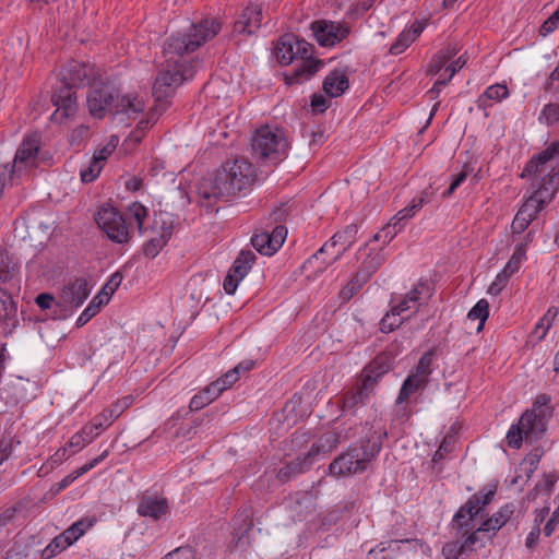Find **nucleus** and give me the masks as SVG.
<instances>
[{"instance_id": "f257e3e1", "label": "nucleus", "mask_w": 559, "mask_h": 559, "mask_svg": "<svg viewBox=\"0 0 559 559\" xmlns=\"http://www.w3.org/2000/svg\"><path fill=\"white\" fill-rule=\"evenodd\" d=\"M216 19H203L192 23L186 32H178L166 38L163 46L165 67L158 72L153 86L156 111H164L175 90L197 72L198 60L190 57L203 44L221 31Z\"/></svg>"}, {"instance_id": "f03ea898", "label": "nucleus", "mask_w": 559, "mask_h": 559, "mask_svg": "<svg viewBox=\"0 0 559 559\" xmlns=\"http://www.w3.org/2000/svg\"><path fill=\"white\" fill-rule=\"evenodd\" d=\"M255 180L254 166L243 157L226 160L212 179L198 188L199 204L207 212H216L218 201H227L247 190Z\"/></svg>"}, {"instance_id": "7ed1b4c3", "label": "nucleus", "mask_w": 559, "mask_h": 559, "mask_svg": "<svg viewBox=\"0 0 559 559\" xmlns=\"http://www.w3.org/2000/svg\"><path fill=\"white\" fill-rule=\"evenodd\" d=\"M104 72L94 63L72 60L62 69L61 85L53 92L51 103L56 107L52 120H62L73 116L78 109L76 95L73 88L90 86Z\"/></svg>"}, {"instance_id": "20e7f679", "label": "nucleus", "mask_w": 559, "mask_h": 559, "mask_svg": "<svg viewBox=\"0 0 559 559\" xmlns=\"http://www.w3.org/2000/svg\"><path fill=\"white\" fill-rule=\"evenodd\" d=\"M86 106L90 115L95 119H103L107 114L118 115L143 110L142 103L136 98L119 97V90L105 76V73L90 84Z\"/></svg>"}, {"instance_id": "39448f33", "label": "nucleus", "mask_w": 559, "mask_h": 559, "mask_svg": "<svg viewBox=\"0 0 559 559\" xmlns=\"http://www.w3.org/2000/svg\"><path fill=\"white\" fill-rule=\"evenodd\" d=\"M386 438L388 431L379 429L372 431L360 443L349 445L345 452L337 455L330 463V474L342 477L366 472L369 463L380 453L382 443Z\"/></svg>"}, {"instance_id": "423d86ee", "label": "nucleus", "mask_w": 559, "mask_h": 559, "mask_svg": "<svg viewBox=\"0 0 559 559\" xmlns=\"http://www.w3.org/2000/svg\"><path fill=\"white\" fill-rule=\"evenodd\" d=\"M251 147L259 158L276 165L287 156L288 144L282 130L262 126L255 130Z\"/></svg>"}, {"instance_id": "0eeeda50", "label": "nucleus", "mask_w": 559, "mask_h": 559, "mask_svg": "<svg viewBox=\"0 0 559 559\" xmlns=\"http://www.w3.org/2000/svg\"><path fill=\"white\" fill-rule=\"evenodd\" d=\"M542 420L534 412H524L518 424L512 425L507 433L508 445L512 449H520L523 440L533 443L540 439L545 432Z\"/></svg>"}, {"instance_id": "6e6552de", "label": "nucleus", "mask_w": 559, "mask_h": 559, "mask_svg": "<svg viewBox=\"0 0 559 559\" xmlns=\"http://www.w3.org/2000/svg\"><path fill=\"white\" fill-rule=\"evenodd\" d=\"M296 57L300 63L293 70L290 74H286L285 82L288 85L298 84L311 79L323 66L321 60L312 58L314 47L297 37Z\"/></svg>"}, {"instance_id": "1a4fd4ad", "label": "nucleus", "mask_w": 559, "mask_h": 559, "mask_svg": "<svg viewBox=\"0 0 559 559\" xmlns=\"http://www.w3.org/2000/svg\"><path fill=\"white\" fill-rule=\"evenodd\" d=\"M99 228L107 237L117 243L128 242L131 238L124 216L114 206L103 205L95 217Z\"/></svg>"}, {"instance_id": "9d476101", "label": "nucleus", "mask_w": 559, "mask_h": 559, "mask_svg": "<svg viewBox=\"0 0 559 559\" xmlns=\"http://www.w3.org/2000/svg\"><path fill=\"white\" fill-rule=\"evenodd\" d=\"M357 233L358 226L356 224L347 225L343 230L334 234L329 241H326L314 254H312L307 260L306 263L311 264L313 260H319L321 255L338 247L336 253L332 257L331 260H322L324 266L319 267L318 270L322 272L328 265H331L341 259L345 251L356 241Z\"/></svg>"}, {"instance_id": "9b49d317", "label": "nucleus", "mask_w": 559, "mask_h": 559, "mask_svg": "<svg viewBox=\"0 0 559 559\" xmlns=\"http://www.w3.org/2000/svg\"><path fill=\"white\" fill-rule=\"evenodd\" d=\"M136 512L142 518L160 521L166 519L170 513L169 501L167 498L156 492L145 491L138 496Z\"/></svg>"}, {"instance_id": "f8f14e48", "label": "nucleus", "mask_w": 559, "mask_h": 559, "mask_svg": "<svg viewBox=\"0 0 559 559\" xmlns=\"http://www.w3.org/2000/svg\"><path fill=\"white\" fill-rule=\"evenodd\" d=\"M310 28L318 44L325 47L342 41L349 34V28L345 24L328 20L314 21Z\"/></svg>"}, {"instance_id": "ddd939ff", "label": "nucleus", "mask_w": 559, "mask_h": 559, "mask_svg": "<svg viewBox=\"0 0 559 559\" xmlns=\"http://www.w3.org/2000/svg\"><path fill=\"white\" fill-rule=\"evenodd\" d=\"M255 260L257 257L251 250H241L239 252L223 283L226 294L231 295L236 292L239 282L248 274Z\"/></svg>"}, {"instance_id": "4468645a", "label": "nucleus", "mask_w": 559, "mask_h": 559, "mask_svg": "<svg viewBox=\"0 0 559 559\" xmlns=\"http://www.w3.org/2000/svg\"><path fill=\"white\" fill-rule=\"evenodd\" d=\"M480 495H472L467 501L461 506L452 520V528L456 531V535L466 536L474 528V519L481 512Z\"/></svg>"}, {"instance_id": "2eb2a0df", "label": "nucleus", "mask_w": 559, "mask_h": 559, "mask_svg": "<svg viewBox=\"0 0 559 559\" xmlns=\"http://www.w3.org/2000/svg\"><path fill=\"white\" fill-rule=\"evenodd\" d=\"M39 148L40 136L38 134L26 135L15 153L11 174L35 166Z\"/></svg>"}, {"instance_id": "dca6fc26", "label": "nucleus", "mask_w": 559, "mask_h": 559, "mask_svg": "<svg viewBox=\"0 0 559 559\" xmlns=\"http://www.w3.org/2000/svg\"><path fill=\"white\" fill-rule=\"evenodd\" d=\"M91 293V287L84 277H78L63 287L60 294V305L76 309L83 305Z\"/></svg>"}, {"instance_id": "f3484780", "label": "nucleus", "mask_w": 559, "mask_h": 559, "mask_svg": "<svg viewBox=\"0 0 559 559\" xmlns=\"http://www.w3.org/2000/svg\"><path fill=\"white\" fill-rule=\"evenodd\" d=\"M545 205L546 204L543 202V199H538L534 195L528 198L520 207L511 224L512 231L514 234L523 233L528 225L537 218L538 213Z\"/></svg>"}, {"instance_id": "a211bd4d", "label": "nucleus", "mask_w": 559, "mask_h": 559, "mask_svg": "<svg viewBox=\"0 0 559 559\" xmlns=\"http://www.w3.org/2000/svg\"><path fill=\"white\" fill-rule=\"evenodd\" d=\"M429 290L430 288L428 284L418 283L404 296L402 300L391 307L393 309V314L405 317L404 314L408 311H411V316L412 313L417 312L423 305V296L425 295L426 298L430 297Z\"/></svg>"}, {"instance_id": "6ab92c4d", "label": "nucleus", "mask_w": 559, "mask_h": 559, "mask_svg": "<svg viewBox=\"0 0 559 559\" xmlns=\"http://www.w3.org/2000/svg\"><path fill=\"white\" fill-rule=\"evenodd\" d=\"M20 324L17 304L11 294L0 288V325L5 335L11 334Z\"/></svg>"}, {"instance_id": "aec40b11", "label": "nucleus", "mask_w": 559, "mask_h": 559, "mask_svg": "<svg viewBox=\"0 0 559 559\" xmlns=\"http://www.w3.org/2000/svg\"><path fill=\"white\" fill-rule=\"evenodd\" d=\"M253 527L252 509L245 507L238 511L234 518V534L233 542L235 547L245 549L249 546L248 534Z\"/></svg>"}, {"instance_id": "412c9836", "label": "nucleus", "mask_w": 559, "mask_h": 559, "mask_svg": "<svg viewBox=\"0 0 559 559\" xmlns=\"http://www.w3.org/2000/svg\"><path fill=\"white\" fill-rule=\"evenodd\" d=\"M262 8L258 4H250L243 9L234 23V33L252 35L261 26Z\"/></svg>"}, {"instance_id": "4be33fe9", "label": "nucleus", "mask_w": 559, "mask_h": 559, "mask_svg": "<svg viewBox=\"0 0 559 559\" xmlns=\"http://www.w3.org/2000/svg\"><path fill=\"white\" fill-rule=\"evenodd\" d=\"M359 261L358 272L370 278L384 261V255L380 251H374L367 246L360 248L357 252Z\"/></svg>"}, {"instance_id": "5701e85b", "label": "nucleus", "mask_w": 559, "mask_h": 559, "mask_svg": "<svg viewBox=\"0 0 559 559\" xmlns=\"http://www.w3.org/2000/svg\"><path fill=\"white\" fill-rule=\"evenodd\" d=\"M312 464L313 460H311L310 455L306 453L281 467L277 472L276 478L281 483H287L296 478L298 475L309 471Z\"/></svg>"}, {"instance_id": "b1692460", "label": "nucleus", "mask_w": 559, "mask_h": 559, "mask_svg": "<svg viewBox=\"0 0 559 559\" xmlns=\"http://www.w3.org/2000/svg\"><path fill=\"white\" fill-rule=\"evenodd\" d=\"M540 181L537 190L534 192V197L543 199V202L547 204L555 195L559 188V170L555 167L548 169L539 176Z\"/></svg>"}, {"instance_id": "393cba45", "label": "nucleus", "mask_w": 559, "mask_h": 559, "mask_svg": "<svg viewBox=\"0 0 559 559\" xmlns=\"http://www.w3.org/2000/svg\"><path fill=\"white\" fill-rule=\"evenodd\" d=\"M104 429V421L96 417L91 424L85 425L70 438L69 447L81 450L90 444Z\"/></svg>"}, {"instance_id": "a878e982", "label": "nucleus", "mask_w": 559, "mask_h": 559, "mask_svg": "<svg viewBox=\"0 0 559 559\" xmlns=\"http://www.w3.org/2000/svg\"><path fill=\"white\" fill-rule=\"evenodd\" d=\"M296 44L297 37L294 34H284L278 38L275 46V56L281 64L287 66L297 60Z\"/></svg>"}, {"instance_id": "bb28decb", "label": "nucleus", "mask_w": 559, "mask_h": 559, "mask_svg": "<svg viewBox=\"0 0 559 559\" xmlns=\"http://www.w3.org/2000/svg\"><path fill=\"white\" fill-rule=\"evenodd\" d=\"M515 511V506L512 502L502 506L491 518L487 519L479 527L478 531L492 532L488 537L491 538L497 531H499L512 516Z\"/></svg>"}, {"instance_id": "cd10ccee", "label": "nucleus", "mask_w": 559, "mask_h": 559, "mask_svg": "<svg viewBox=\"0 0 559 559\" xmlns=\"http://www.w3.org/2000/svg\"><path fill=\"white\" fill-rule=\"evenodd\" d=\"M349 86L348 78L343 71H331L322 83V88L329 97L341 96Z\"/></svg>"}, {"instance_id": "c85d7f7f", "label": "nucleus", "mask_w": 559, "mask_h": 559, "mask_svg": "<svg viewBox=\"0 0 559 559\" xmlns=\"http://www.w3.org/2000/svg\"><path fill=\"white\" fill-rule=\"evenodd\" d=\"M222 394L219 382H212L192 396L189 408L192 412L200 411L215 401Z\"/></svg>"}, {"instance_id": "c756f323", "label": "nucleus", "mask_w": 559, "mask_h": 559, "mask_svg": "<svg viewBox=\"0 0 559 559\" xmlns=\"http://www.w3.org/2000/svg\"><path fill=\"white\" fill-rule=\"evenodd\" d=\"M108 455V451L105 450L100 455L97 457L91 460L83 466L79 467L78 469L73 471L71 474L63 477L60 481L53 485L52 490L55 492H60L64 490L67 487H69L76 478L82 476L83 474L87 473L92 468H94L96 465H98L100 462H103Z\"/></svg>"}, {"instance_id": "7c9ffc66", "label": "nucleus", "mask_w": 559, "mask_h": 559, "mask_svg": "<svg viewBox=\"0 0 559 559\" xmlns=\"http://www.w3.org/2000/svg\"><path fill=\"white\" fill-rule=\"evenodd\" d=\"M341 442V433L336 431L324 432L317 442H314L307 452L311 460L320 453H329Z\"/></svg>"}, {"instance_id": "2f4dec72", "label": "nucleus", "mask_w": 559, "mask_h": 559, "mask_svg": "<svg viewBox=\"0 0 559 559\" xmlns=\"http://www.w3.org/2000/svg\"><path fill=\"white\" fill-rule=\"evenodd\" d=\"M427 384L428 382H426L425 380L419 379L416 376L409 373L400 389L396 403L402 404L408 401V399L415 393L423 392L426 389Z\"/></svg>"}, {"instance_id": "473e14b6", "label": "nucleus", "mask_w": 559, "mask_h": 559, "mask_svg": "<svg viewBox=\"0 0 559 559\" xmlns=\"http://www.w3.org/2000/svg\"><path fill=\"white\" fill-rule=\"evenodd\" d=\"M369 395L370 392L362 385L357 391L346 392L341 399V409L343 412L354 411L356 407L364 405Z\"/></svg>"}, {"instance_id": "72a5a7b5", "label": "nucleus", "mask_w": 559, "mask_h": 559, "mask_svg": "<svg viewBox=\"0 0 559 559\" xmlns=\"http://www.w3.org/2000/svg\"><path fill=\"white\" fill-rule=\"evenodd\" d=\"M132 396H124L114 403L110 408L105 409L99 416H97V418H100V420L104 421V427H108L132 404Z\"/></svg>"}, {"instance_id": "f704fd0d", "label": "nucleus", "mask_w": 559, "mask_h": 559, "mask_svg": "<svg viewBox=\"0 0 559 559\" xmlns=\"http://www.w3.org/2000/svg\"><path fill=\"white\" fill-rule=\"evenodd\" d=\"M95 523V520L83 518L78 522L73 523L69 528L62 532L59 536L67 542V547L71 546L74 542H76L83 534L84 528H79L80 525H85V527H92Z\"/></svg>"}, {"instance_id": "c9c22d12", "label": "nucleus", "mask_w": 559, "mask_h": 559, "mask_svg": "<svg viewBox=\"0 0 559 559\" xmlns=\"http://www.w3.org/2000/svg\"><path fill=\"white\" fill-rule=\"evenodd\" d=\"M368 281L369 278L357 271L350 281L340 290V298L343 301L350 300Z\"/></svg>"}, {"instance_id": "e433bc0d", "label": "nucleus", "mask_w": 559, "mask_h": 559, "mask_svg": "<svg viewBox=\"0 0 559 559\" xmlns=\"http://www.w3.org/2000/svg\"><path fill=\"white\" fill-rule=\"evenodd\" d=\"M107 302L103 298V294H97L92 301L88 304V306L83 310V312L79 316L76 320V326L82 328L93 317H95L99 310L100 307Z\"/></svg>"}, {"instance_id": "4c0bfd02", "label": "nucleus", "mask_w": 559, "mask_h": 559, "mask_svg": "<svg viewBox=\"0 0 559 559\" xmlns=\"http://www.w3.org/2000/svg\"><path fill=\"white\" fill-rule=\"evenodd\" d=\"M558 480L556 473L545 474L543 480L538 481L533 490L527 493L528 500H535L539 495H549Z\"/></svg>"}, {"instance_id": "58836bf2", "label": "nucleus", "mask_w": 559, "mask_h": 559, "mask_svg": "<svg viewBox=\"0 0 559 559\" xmlns=\"http://www.w3.org/2000/svg\"><path fill=\"white\" fill-rule=\"evenodd\" d=\"M261 225H263L265 229L262 230L261 233L254 234L251 238V243L253 248L261 254L272 255L274 253L271 248L270 237L267 236L269 224L267 222H261Z\"/></svg>"}, {"instance_id": "ea45409f", "label": "nucleus", "mask_w": 559, "mask_h": 559, "mask_svg": "<svg viewBox=\"0 0 559 559\" xmlns=\"http://www.w3.org/2000/svg\"><path fill=\"white\" fill-rule=\"evenodd\" d=\"M489 317V302L486 299H480L476 305L468 311L467 318L469 320H478L477 331H481L485 322Z\"/></svg>"}, {"instance_id": "a19ab883", "label": "nucleus", "mask_w": 559, "mask_h": 559, "mask_svg": "<svg viewBox=\"0 0 559 559\" xmlns=\"http://www.w3.org/2000/svg\"><path fill=\"white\" fill-rule=\"evenodd\" d=\"M540 158H542V153H539L537 155V157L528 160L521 174V177L525 178V177L534 176V177H536V179H539V176H542L548 168V165H547L548 160H544Z\"/></svg>"}, {"instance_id": "79ce46f5", "label": "nucleus", "mask_w": 559, "mask_h": 559, "mask_svg": "<svg viewBox=\"0 0 559 559\" xmlns=\"http://www.w3.org/2000/svg\"><path fill=\"white\" fill-rule=\"evenodd\" d=\"M153 228L159 229V235L169 239L173 234L174 221L168 213L159 212L158 214H155Z\"/></svg>"}, {"instance_id": "37998d69", "label": "nucleus", "mask_w": 559, "mask_h": 559, "mask_svg": "<svg viewBox=\"0 0 559 559\" xmlns=\"http://www.w3.org/2000/svg\"><path fill=\"white\" fill-rule=\"evenodd\" d=\"M147 215V210L140 202H133L128 206L127 216L130 221L136 223L139 233H143V223Z\"/></svg>"}, {"instance_id": "c03bdc74", "label": "nucleus", "mask_w": 559, "mask_h": 559, "mask_svg": "<svg viewBox=\"0 0 559 559\" xmlns=\"http://www.w3.org/2000/svg\"><path fill=\"white\" fill-rule=\"evenodd\" d=\"M411 318V314L406 317H401L400 314H393V309L391 308L390 312H388L380 321V331L383 333H390L397 329L404 320Z\"/></svg>"}, {"instance_id": "a18cd8bd", "label": "nucleus", "mask_w": 559, "mask_h": 559, "mask_svg": "<svg viewBox=\"0 0 559 559\" xmlns=\"http://www.w3.org/2000/svg\"><path fill=\"white\" fill-rule=\"evenodd\" d=\"M431 365H432V354L431 353H425L414 371L411 372V374L416 376L419 379L425 380L426 382H429V376L431 374Z\"/></svg>"}, {"instance_id": "49530a36", "label": "nucleus", "mask_w": 559, "mask_h": 559, "mask_svg": "<svg viewBox=\"0 0 559 559\" xmlns=\"http://www.w3.org/2000/svg\"><path fill=\"white\" fill-rule=\"evenodd\" d=\"M169 239L165 236L158 235L157 237L150 238L143 245V253L148 258H155L159 251L167 245Z\"/></svg>"}, {"instance_id": "de8ad7c7", "label": "nucleus", "mask_w": 559, "mask_h": 559, "mask_svg": "<svg viewBox=\"0 0 559 559\" xmlns=\"http://www.w3.org/2000/svg\"><path fill=\"white\" fill-rule=\"evenodd\" d=\"M428 192L424 191L420 197L414 198L412 202L401 211H399L400 219H408L413 217L427 202Z\"/></svg>"}, {"instance_id": "09e8293b", "label": "nucleus", "mask_w": 559, "mask_h": 559, "mask_svg": "<svg viewBox=\"0 0 559 559\" xmlns=\"http://www.w3.org/2000/svg\"><path fill=\"white\" fill-rule=\"evenodd\" d=\"M539 122L552 126L559 121V104L549 103L545 105L538 117Z\"/></svg>"}, {"instance_id": "8fccbe9b", "label": "nucleus", "mask_w": 559, "mask_h": 559, "mask_svg": "<svg viewBox=\"0 0 559 559\" xmlns=\"http://www.w3.org/2000/svg\"><path fill=\"white\" fill-rule=\"evenodd\" d=\"M267 236L270 237L273 253H275L286 239L287 228L284 225L277 224L272 228V230L267 229Z\"/></svg>"}, {"instance_id": "3c124183", "label": "nucleus", "mask_w": 559, "mask_h": 559, "mask_svg": "<svg viewBox=\"0 0 559 559\" xmlns=\"http://www.w3.org/2000/svg\"><path fill=\"white\" fill-rule=\"evenodd\" d=\"M365 369L369 372L378 371V374H385L392 369L391 358L386 355H378Z\"/></svg>"}, {"instance_id": "603ef678", "label": "nucleus", "mask_w": 559, "mask_h": 559, "mask_svg": "<svg viewBox=\"0 0 559 559\" xmlns=\"http://www.w3.org/2000/svg\"><path fill=\"white\" fill-rule=\"evenodd\" d=\"M549 402V397L546 394L538 395L534 403L532 409L528 412H534L537 418L543 419V426L546 428L547 416L549 415V411L546 407Z\"/></svg>"}, {"instance_id": "864d4df0", "label": "nucleus", "mask_w": 559, "mask_h": 559, "mask_svg": "<svg viewBox=\"0 0 559 559\" xmlns=\"http://www.w3.org/2000/svg\"><path fill=\"white\" fill-rule=\"evenodd\" d=\"M509 96V90L506 84H493L486 88L485 93L480 96L479 100L483 98L490 100H502Z\"/></svg>"}, {"instance_id": "5fc2aeb1", "label": "nucleus", "mask_w": 559, "mask_h": 559, "mask_svg": "<svg viewBox=\"0 0 559 559\" xmlns=\"http://www.w3.org/2000/svg\"><path fill=\"white\" fill-rule=\"evenodd\" d=\"M123 276L120 272H115L103 286L102 290L98 294H103V298L108 302L110 296L116 292V289L120 286Z\"/></svg>"}, {"instance_id": "6e6d98bb", "label": "nucleus", "mask_w": 559, "mask_h": 559, "mask_svg": "<svg viewBox=\"0 0 559 559\" xmlns=\"http://www.w3.org/2000/svg\"><path fill=\"white\" fill-rule=\"evenodd\" d=\"M67 542H64L59 535L56 536L41 551L43 559H51L56 555L60 554L67 548Z\"/></svg>"}, {"instance_id": "4d7b16f0", "label": "nucleus", "mask_w": 559, "mask_h": 559, "mask_svg": "<svg viewBox=\"0 0 559 559\" xmlns=\"http://www.w3.org/2000/svg\"><path fill=\"white\" fill-rule=\"evenodd\" d=\"M413 41L411 34L403 31L391 45L389 52L393 56H397L402 53Z\"/></svg>"}, {"instance_id": "13d9d810", "label": "nucleus", "mask_w": 559, "mask_h": 559, "mask_svg": "<svg viewBox=\"0 0 559 559\" xmlns=\"http://www.w3.org/2000/svg\"><path fill=\"white\" fill-rule=\"evenodd\" d=\"M454 441L455 440L453 435L448 433L447 436H444L443 440L439 445V449L432 456V462L438 463L444 459L445 454L451 453L454 447Z\"/></svg>"}, {"instance_id": "bf43d9fd", "label": "nucleus", "mask_w": 559, "mask_h": 559, "mask_svg": "<svg viewBox=\"0 0 559 559\" xmlns=\"http://www.w3.org/2000/svg\"><path fill=\"white\" fill-rule=\"evenodd\" d=\"M102 169L103 165L91 158L88 166L80 171L81 180L85 183L94 181Z\"/></svg>"}, {"instance_id": "052dcab7", "label": "nucleus", "mask_w": 559, "mask_h": 559, "mask_svg": "<svg viewBox=\"0 0 559 559\" xmlns=\"http://www.w3.org/2000/svg\"><path fill=\"white\" fill-rule=\"evenodd\" d=\"M467 176L468 166L465 164L463 169L457 175L453 176L449 188L442 192V198H450L455 192V190L466 180Z\"/></svg>"}, {"instance_id": "680f3d73", "label": "nucleus", "mask_w": 559, "mask_h": 559, "mask_svg": "<svg viewBox=\"0 0 559 559\" xmlns=\"http://www.w3.org/2000/svg\"><path fill=\"white\" fill-rule=\"evenodd\" d=\"M467 176L468 166L465 164L463 169L457 175L453 176L449 188L442 192V198H450L455 192V190L466 180Z\"/></svg>"}, {"instance_id": "e2e57ef3", "label": "nucleus", "mask_w": 559, "mask_h": 559, "mask_svg": "<svg viewBox=\"0 0 559 559\" xmlns=\"http://www.w3.org/2000/svg\"><path fill=\"white\" fill-rule=\"evenodd\" d=\"M468 552L466 549V546L459 542L454 543H448L442 548V554L444 555L445 559H459V557L463 554Z\"/></svg>"}, {"instance_id": "0e129e2a", "label": "nucleus", "mask_w": 559, "mask_h": 559, "mask_svg": "<svg viewBox=\"0 0 559 559\" xmlns=\"http://www.w3.org/2000/svg\"><path fill=\"white\" fill-rule=\"evenodd\" d=\"M117 143H118V140L115 136H112L108 144H106L104 147L95 151L92 158L104 166V163L115 151Z\"/></svg>"}, {"instance_id": "69168bd1", "label": "nucleus", "mask_w": 559, "mask_h": 559, "mask_svg": "<svg viewBox=\"0 0 559 559\" xmlns=\"http://www.w3.org/2000/svg\"><path fill=\"white\" fill-rule=\"evenodd\" d=\"M163 559H195V551L191 546H182L168 552Z\"/></svg>"}, {"instance_id": "338daca9", "label": "nucleus", "mask_w": 559, "mask_h": 559, "mask_svg": "<svg viewBox=\"0 0 559 559\" xmlns=\"http://www.w3.org/2000/svg\"><path fill=\"white\" fill-rule=\"evenodd\" d=\"M521 264V253L520 249H516L512 254L511 259L507 262L504 267L500 271V273L504 274L507 277H511L515 272L519 271Z\"/></svg>"}, {"instance_id": "774afa93", "label": "nucleus", "mask_w": 559, "mask_h": 559, "mask_svg": "<svg viewBox=\"0 0 559 559\" xmlns=\"http://www.w3.org/2000/svg\"><path fill=\"white\" fill-rule=\"evenodd\" d=\"M23 504L17 502L11 507H8L0 513V527L8 525L15 518L16 513L22 511Z\"/></svg>"}]
</instances>
